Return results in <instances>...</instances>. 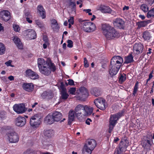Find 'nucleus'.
<instances>
[{
	"label": "nucleus",
	"instance_id": "423d86ee",
	"mask_svg": "<svg viewBox=\"0 0 154 154\" xmlns=\"http://www.w3.org/2000/svg\"><path fill=\"white\" fill-rule=\"evenodd\" d=\"M81 28L85 32H90L94 31L96 29V27L95 24L92 22H85L83 23Z\"/></svg>",
	"mask_w": 154,
	"mask_h": 154
},
{
	"label": "nucleus",
	"instance_id": "58836bf2",
	"mask_svg": "<svg viewBox=\"0 0 154 154\" xmlns=\"http://www.w3.org/2000/svg\"><path fill=\"white\" fill-rule=\"evenodd\" d=\"M140 9L142 10L145 13L148 12L149 11V8L147 5L146 4H143L140 7Z\"/></svg>",
	"mask_w": 154,
	"mask_h": 154
},
{
	"label": "nucleus",
	"instance_id": "a19ab883",
	"mask_svg": "<svg viewBox=\"0 0 154 154\" xmlns=\"http://www.w3.org/2000/svg\"><path fill=\"white\" fill-rule=\"evenodd\" d=\"M147 24V22L145 21V20L140 21V22H139L138 23H137V24L138 25V26L140 27H144Z\"/></svg>",
	"mask_w": 154,
	"mask_h": 154
},
{
	"label": "nucleus",
	"instance_id": "7ed1b4c3",
	"mask_svg": "<svg viewBox=\"0 0 154 154\" xmlns=\"http://www.w3.org/2000/svg\"><path fill=\"white\" fill-rule=\"evenodd\" d=\"M40 72L45 75H48L51 71L54 72L56 69L54 64L51 61L39 69Z\"/></svg>",
	"mask_w": 154,
	"mask_h": 154
},
{
	"label": "nucleus",
	"instance_id": "338daca9",
	"mask_svg": "<svg viewBox=\"0 0 154 154\" xmlns=\"http://www.w3.org/2000/svg\"><path fill=\"white\" fill-rule=\"evenodd\" d=\"M31 17H26V20L29 23H31L32 22V21L30 20V18Z\"/></svg>",
	"mask_w": 154,
	"mask_h": 154
},
{
	"label": "nucleus",
	"instance_id": "9d476101",
	"mask_svg": "<svg viewBox=\"0 0 154 154\" xmlns=\"http://www.w3.org/2000/svg\"><path fill=\"white\" fill-rule=\"evenodd\" d=\"M127 147L124 142H121L119 144V147L116 148L115 150L114 154H123Z\"/></svg>",
	"mask_w": 154,
	"mask_h": 154
},
{
	"label": "nucleus",
	"instance_id": "dca6fc26",
	"mask_svg": "<svg viewBox=\"0 0 154 154\" xmlns=\"http://www.w3.org/2000/svg\"><path fill=\"white\" fill-rule=\"evenodd\" d=\"M96 145L95 140L93 139H89L87 140L86 143L84 145L89 147L91 149L93 150Z\"/></svg>",
	"mask_w": 154,
	"mask_h": 154
},
{
	"label": "nucleus",
	"instance_id": "f03ea898",
	"mask_svg": "<svg viewBox=\"0 0 154 154\" xmlns=\"http://www.w3.org/2000/svg\"><path fill=\"white\" fill-rule=\"evenodd\" d=\"M101 29L103 33L108 39H112L118 36V32L109 24H102Z\"/></svg>",
	"mask_w": 154,
	"mask_h": 154
},
{
	"label": "nucleus",
	"instance_id": "13d9d810",
	"mask_svg": "<svg viewBox=\"0 0 154 154\" xmlns=\"http://www.w3.org/2000/svg\"><path fill=\"white\" fill-rule=\"evenodd\" d=\"M69 5L70 6L73 7V8H75L76 6V4L75 2H72L71 1L70 2Z\"/></svg>",
	"mask_w": 154,
	"mask_h": 154
},
{
	"label": "nucleus",
	"instance_id": "4c0bfd02",
	"mask_svg": "<svg viewBox=\"0 0 154 154\" xmlns=\"http://www.w3.org/2000/svg\"><path fill=\"white\" fill-rule=\"evenodd\" d=\"M146 16L148 18H150L151 17L154 16V8H152L149 11H148Z\"/></svg>",
	"mask_w": 154,
	"mask_h": 154
},
{
	"label": "nucleus",
	"instance_id": "5701e85b",
	"mask_svg": "<svg viewBox=\"0 0 154 154\" xmlns=\"http://www.w3.org/2000/svg\"><path fill=\"white\" fill-rule=\"evenodd\" d=\"M99 10L102 13H111L112 10L108 6L101 5L99 8Z\"/></svg>",
	"mask_w": 154,
	"mask_h": 154
},
{
	"label": "nucleus",
	"instance_id": "ea45409f",
	"mask_svg": "<svg viewBox=\"0 0 154 154\" xmlns=\"http://www.w3.org/2000/svg\"><path fill=\"white\" fill-rule=\"evenodd\" d=\"M39 78V75L36 73L34 71L33 72L32 74L30 77V78L31 79L33 80L37 79H38Z\"/></svg>",
	"mask_w": 154,
	"mask_h": 154
},
{
	"label": "nucleus",
	"instance_id": "49530a36",
	"mask_svg": "<svg viewBox=\"0 0 154 154\" xmlns=\"http://www.w3.org/2000/svg\"><path fill=\"white\" fill-rule=\"evenodd\" d=\"M75 91L76 88H71L69 89V92L70 94L75 95Z\"/></svg>",
	"mask_w": 154,
	"mask_h": 154
},
{
	"label": "nucleus",
	"instance_id": "052dcab7",
	"mask_svg": "<svg viewBox=\"0 0 154 154\" xmlns=\"http://www.w3.org/2000/svg\"><path fill=\"white\" fill-rule=\"evenodd\" d=\"M42 40L43 41L49 40L48 37L46 35H43Z\"/></svg>",
	"mask_w": 154,
	"mask_h": 154
},
{
	"label": "nucleus",
	"instance_id": "7c9ffc66",
	"mask_svg": "<svg viewBox=\"0 0 154 154\" xmlns=\"http://www.w3.org/2000/svg\"><path fill=\"white\" fill-rule=\"evenodd\" d=\"M142 37L145 40H146L149 42L151 36L150 32L146 31L143 33Z\"/></svg>",
	"mask_w": 154,
	"mask_h": 154
},
{
	"label": "nucleus",
	"instance_id": "6ab92c4d",
	"mask_svg": "<svg viewBox=\"0 0 154 154\" xmlns=\"http://www.w3.org/2000/svg\"><path fill=\"white\" fill-rule=\"evenodd\" d=\"M144 46L140 43L135 44V55H138L142 53Z\"/></svg>",
	"mask_w": 154,
	"mask_h": 154
},
{
	"label": "nucleus",
	"instance_id": "393cba45",
	"mask_svg": "<svg viewBox=\"0 0 154 154\" xmlns=\"http://www.w3.org/2000/svg\"><path fill=\"white\" fill-rule=\"evenodd\" d=\"M84 110L85 112V115H90L93 112V108L90 106L87 105L84 106Z\"/></svg>",
	"mask_w": 154,
	"mask_h": 154
},
{
	"label": "nucleus",
	"instance_id": "0e129e2a",
	"mask_svg": "<svg viewBox=\"0 0 154 154\" xmlns=\"http://www.w3.org/2000/svg\"><path fill=\"white\" fill-rule=\"evenodd\" d=\"M50 44H43V47L44 49H45L47 48L49 46Z\"/></svg>",
	"mask_w": 154,
	"mask_h": 154
},
{
	"label": "nucleus",
	"instance_id": "e2e57ef3",
	"mask_svg": "<svg viewBox=\"0 0 154 154\" xmlns=\"http://www.w3.org/2000/svg\"><path fill=\"white\" fill-rule=\"evenodd\" d=\"M92 122V120L88 118V119L86 121V123L88 125H90V122Z\"/></svg>",
	"mask_w": 154,
	"mask_h": 154
},
{
	"label": "nucleus",
	"instance_id": "72a5a7b5",
	"mask_svg": "<svg viewBox=\"0 0 154 154\" xmlns=\"http://www.w3.org/2000/svg\"><path fill=\"white\" fill-rule=\"evenodd\" d=\"M93 150L88 147L87 146H84L82 150L83 154H91Z\"/></svg>",
	"mask_w": 154,
	"mask_h": 154
},
{
	"label": "nucleus",
	"instance_id": "09e8293b",
	"mask_svg": "<svg viewBox=\"0 0 154 154\" xmlns=\"http://www.w3.org/2000/svg\"><path fill=\"white\" fill-rule=\"evenodd\" d=\"M67 46L68 47L71 48L73 46V43L72 41L70 40H69L67 41Z\"/></svg>",
	"mask_w": 154,
	"mask_h": 154
},
{
	"label": "nucleus",
	"instance_id": "680f3d73",
	"mask_svg": "<svg viewBox=\"0 0 154 154\" xmlns=\"http://www.w3.org/2000/svg\"><path fill=\"white\" fill-rule=\"evenodd\" d=\"M146 142L147 143V144L146 145H145V146H147V145H148L147 146H149V147H150L151 146V141L150 140H146Z\"/></svg>",
	"mask_w": 154,
	"mask_h": 154
},
{
	"label": "nucleus",
	"instance_id": "c85d7f7f",
	"mask_svg": "<svg viewBox=\"0 0 154 154\" xmlns=\"http://www.w3.org/2000/svg\"><path fill=\"white\" fill-rule=\"evenodd\" d=\"M91 93L92 94L96 97L100 95L101 93L100 90L96 88L92 89L91 91Z\"/></svg>",
	"mask_w": 154,
	"mask_h": 154
},
{
	"label": "nucleus",
	"instance_id": "bf43d9fd",
	"mask_svg": "<svg viewBox=\"0 0 154 154\" xmlns=\"http://www.w3.org/2000/svg\"><path fill=\"white\" fill-rule=\"evenodd\" d=\"M25 16L27 17H32V15L31 14V13L29 12V11H28L27 12H26L25 13Z\"/></svg>",
	"mask_w": 154,
	"mask_h": 154
},
{
	"label": "nucleus",
	"instance_id": "c03bdc74",
	"mask_svg": "<svg viewBox=\"0 0 154 154\" xmlns=\"http://www.w3.org/2000/svg\"><path fill=\"white\" fill-rule=\"evenodd\" d=\"M116 125L109 123V125L108 132L109 133H111L114 127Z\"/></svg>",
	"mask_w": 154,
	"mask_h": 154
},
{
	"label": "nucleus",
	"instance_id": "ddd939ff",
	"mask_svg": "<svg viewBox=\"0 0 154 154\" xmlns=\"http://www.w3.org/2000/svg\"><path fill=\"white\" fill-rule=\"evenodd\" d=\"M34 87L32 83H25L22 85L24 90L29 92H31L33 91Z\"/></svg>",
	"mask_w": 154,
	"mask_h": 154
},
{
	"label": "nucleus",
	"instance_id": "c756f323",
	"mask_svg": "<svg viewBox=\"0 0 154 154\" xmlns=\"http://www.w3.org/2000/svg\"><path fill=\"white\" fill-rule=\"evenodd\" d=\"M134 57L131 54H129L125 58L124 63L128 64L134 61Z\"/></svg>",
	"mask_w": 154,
	"mask_h": 154
},
{
	"label": "nucleus",
	"instance_id": "aec40b11",
	"mask_svg": "<svg viewBox=\"0 0 154 154\" xmlns=\"http://www.w3.org/2000/svg\"><path fill=\"white\" fill-rule=\"evenodd\" d=\"M75 111L72 109L70 110L69 112L68 122L69 125H70L72 122L74 120L75 116Z\"/></svg>",
	"mask_w": 154,
	"mask_h": 154
},
{
	"label": "nucleus",
	"instance_id": "1a4fd4ad",
	"mask_svg": "<svg viewBox=\"0 0 154 154\" xmlns=\"http://www.w3.org/2000/svg\"><path fill=\"white\" fill-rule=\"evenodd\" d=\"M14 111L18 114H22L26 111L24 104L23 103L15 104L13 106Z\"/></svg>",
	"mask_w": 154,
	"mask_h": 154
},
{
	"label": "nucleus",
	"instance_id": "4be33fe9",
	"mask_svg": "<svg viewBox=\"0 0 154 154\" xmlns=\"http://www.w3.org/2000/svg\"><path fill=\"white\" fill-rule=\"evenodd\" d=\"M13 40L18 48L20 49L23 48V45L21 42L20 39L17 37L16 36H14Z\"/></svg>",
	"mask_w": 154,
	"mask_h": 154
},
{
	"label": "nucleus",
	"instance_id": "6e6552de",
	"mask_svg": "<svg viewBox=\"0 0 154 154\" xmlns=\"http://www.w3.org/2000/svg\"><path fill=\"white\" fill-rule=\"evenodd\" d=\"M94 103L96 106L101 110H104L106 108L105 100L103 98H98L95 99Z\"/></svg>",
	"mask_w": 154,
	"mask_h": 154
},
{
	"label": "nucleus",
	"instance_id": "f704fd0d",
	"mask_svg": "<svg viewBox=\"0 0 154 154\" xmlns=\"http://www.w3.org/2000/svg\"><path fill=\"white\" fill-rule=\"evenodd\" d=\"M84 106L80 104L77 105L75 109V112H80L81 110H84Z\"/></svg>",
	"mask_w": 154,
	"mask_h": 154
},
{
	"label": "nucleus",
	"instance_id": "603ef678",
	"mask_svg": "<svg viewBox=\"0 0 154 154\" xmlns=\"http://www.w3.org/2000/svg\"><path fill=\"white\" fill-rule=\"evenodd\" d=\"M69 23L73 25L74 23V17H70L68 20Z\"/></svg>",
	"mask_w": 154,
	"mask_h": 154
},
{
	"label": "nucleus",
	"instance_id": "a18cd8bd",
	"mask_svg": "<svg viewBox=\"0 0 154 154\" xmlns=\"http://www.w3.org/2000/svg\"><path fill=\"white\" fill-rule=\"evenodd\" d=\"M13 28L14 30L16 32H19L20 30V28L18 25L14 24L13 25Z\"/></svg>",
	"mask_w": 154,
	"mask_h": 154
},
{
	"label": "nucleus",
	"instance_id": "2eb2a0df",
	"mask_svg": "<svg viewBox=\"0 0 154 154\" xmlns=\"http://www.w3.org/2000/svg\"><path fill=\"white\" fill-rule=\"evenodd\" d=\"M25 33L30 39H34L36 37V34L35 31L32 29H28L25 31Z\"/></svg>",
	"mask_w": 154,
	"mask_h": 154
},
{
	"label": "nucleus",
	"instance_id": "6e6d98bb",
	"mask_svg": "<svg viewBox=\"0 0 154 154\" xmlns=\"http://www.w3.org/2000/svg\"><path fill=\"white\" fill-rule=\"evenodd\" d=\"M83 11L86 13H88V15H92V13L91 12V10L90 9H85L83 10Z\"/></svg>",
	"mask_w": 154,
	"mask_h": 154
},
{
	"label": "nucleus",
	"instance_id": "e433bc0d",
	"mask_svg": "<svg viewBox=\"0 0 154 154\" xmlns=\"http://www.w3.org/2000/svg\"><path fill=\"white\" fill-rule=\"evenodd\" d=\"M6 48L4 45L0 42V54L2 55L5 54Z\"/></svg>",
	"mask_w": 154,
	"mask_h": 154
},
{
	"label": "nucleus",
	"instance_id": "39448f33",
	"mask_svg": "<svg viewBox=\"0 0 154 154\" xmlns=\"http://www.w3.org/2000/svg\"><path fill=\"white\" fill-rule=\"evenodd\" d=\"M7 139L11 143H16L19 140V136L17 133L14 131H9L6 134Z\"/></svg>",
	"mask_w": 154,
	"mask_h": 154
},
{
	"label": "nucleus",
	"instance_id": "473e14b6",
	"mask_svg": "<svg viewBox=\"0 0 154 154\" xmlns=\"http://www.w3.org/2000/svg\"><path fill=\"white\" fill-rule=\"evenodd\" d=\"M61 98L64 100H66L69 96V94L67 93L66 89L63 88L62 89L61 92Z\"/></svg>",
	"mask_w": 154,
	"mask_h": 154
},
{
	"label": "nucleus",
	"instance_id": "3c124183",
	"mask_svg": "<svg viewBox=\"0 0 154 154\" xmlns=\"http://www.w3.org/2000/svg\"><path fill=\"white\" fill-rule=\"evenodd\" d=\"M12 62V60H9L8 61L6 62L5 63V64L7 66H11V67H14V66L11 64V63Z\"/></svg>",
	"mask_w": 154,
	"mask_h": 154
},
{
	"label": "nucleus",
	"instance_id": "69168bd1",
	"mask_svg": "<svg viewBox=\"0 0 154 154\" xmlns=\"http://www.w3.org/2000/svg\"><path fill=\"white\" fill-rule=\"evenodd\" d=\"M148 2V4L149 5H152L154 3V0H146Z\"/></svg>",
	"mask_w": 154,
	"mask_h": 154
},
{
	"label": "nucleus",
	"instance_id": "f257e3e1",
	"mask_svg": "<svg viewBox=\"0 0 154 154\" xmlns=\"http://www.w3.org/2000/svg\"><path fill=\"white\" fill-rule=\"evenodd\" d=\"M123 62V58L120 56H115L112 57L110 62L109 70V73L111 76H113L117 74Z\"/></svg>",
	"mask_w": 154,
	"mask_h": 154
},
{
	"label": "nucleus",
	"instance_id": "774afa93",
	"mask_svg": "<svg viewBox=\"0 0 154 154\" xmlns=\"http://www.w3.org/2000/svg\"><path fill=\"white\" fill-rule=\"evenodd\" d=\"M30 150H28L25 151L23 154H30Z\"/></svg>",
	"mask_w": 154,
	"mask_h": 154
},
{
	"label": "nucleus",
	"instance_id": "a211bd4d",
	"mask_svg": "<svg viewBox=\"0 0 154 154\" xmlns=\"http://www.w3.org/2000/svg\"><path fill=\"white\" fill-rule=\"evenodd\" d=\"M54 122L59 121L62 117V115L60 112L55 111L52 114Z\"/></svg>",
	"mask_w": 154,
	"mask_h": 154
},
{
	"label": "nucleus",
	"instance_id": "de8ad7c7",
	"mask_svg": "<svg viewBox=\"0 0 154 154\" xmlns=\"http://www.w3.org/2000/svg\"><path fill=\"white\" fill-rule=\"evenodd\" d=\"M33 71L31 70V69H27L26 70L25 73L26 75L30 77Z\"/></svg>",
	"mask_w": 154,
	"mask_h": 154
},
{
	"label": "nucleus",
	"instance_id": "a878e982",
	"mask_svg": "<svg viewBox=\"0 0 154 154\" xmlns=\"http://www.w3.org/2000/svg\"><path fill=\"white\" fill-rule=\"evenodd\" d=\"M119 119L118 117L116 114L111 115L109 119V123L116 125Z\"/></svg>",
	"mask_w": 154,
	"mask_h": 154
},
{
	"label": "nucleus",
	"instance_id": "864d4df0",
	"mask_svg": "<svg viewBox=\"0 0 154 154\" xmlns=\"http://www.w3.org/2000/svg\"><path fill=\"white\" fill-rule=\"evenodd\" d=\"M84 65L85 67H88L89 66V64L86 57L84 58Z\"/></svg>",
	"mask_w": 154,
	"mask_h": 154
},
{
	"label": "nucleus",
	"instance_id": "4468645a",
	"mask_svg": "<svg viewBox=\"0 0 154 154\" xmlns=\"http://www.w3.org/2000/svg\"><path fill=\"white\" fill-rule=\"evenodd\" d=\"M113 23L114 25L120 29H123L124 27V22L121 19L117 18L114 20Z\"/></svg>",
	"mask_w": 154,
	"mask_h": 154
},
{
	"label": "nucleus",
	"instance_id": "bb28decb",
	"mask_svg": "<svg viewBox=\"0 0 154 154\" xmlns=\"http://www.w3.org/2000/svg\"><path fill=\"white\" fill-rule=\"evenodd\" d=\"M44 121L49 124H51L54 122L52 114H49L45 118Z\"/></svg>",
	"mask_w": 154,
	"mask_h": 154
},
{
	"label": "nucleus",
	"instance_id": "9b49d317",
	"mask_svg": "<svg viewBox=\"0 0 154 154\" xmlns=\"http://www.w3.org/2000/svg\"><path fill=\"white\" fill-rule=\"evenodd\" d=\"M26 119L24 117L19 116L15 120V123L16 126L21 127L23 126L26 124Z\"/></svg>",
	"mask_w": 154,
	"mask_h": 154
},
{
	"label": "nucleus",
	"instance_id": "5fc2aeb1",
	"mask_svg": "<svg viewBox=\"0 0 154 154\" xmlns=\"http://www.w3.org/2000/svg\"><path fill=\"white\" fill-rule=\"evenodd\" d=\"M68 84L70 85H74L75 84L73 80L71 79H69L68 80Z\"/></svg>",
	"mask_w": 154,
	"mask_h": 154
},
{
	"label": "nucleus",
	"instance_id": "8fccbe9b",
	"mask_svg": "<svg viewBox=\"0 0 154 154\" xmlns=\"http://www.w3.org/2000/svg\"><path fill=\"white\" fill-rule=\"evenodd\" d=\"M125 112L124 109L122 110L121 112H119L118 113L116 114V115H117L118 117V118L119 119L121 116H122L124 115V113Z\"/></svg>",
	"mask_w": 154,
	"mask_h": 154
},
{
	"label": "nucleus",
	"instance_id": "b1692460",
	"mask_svg": "<svg viewBox=\"0 0 154 154\" xmlns=\"http://www.w3.org/2000/svg\"><path fill=\"white\" fill-rule=\"evenodd\" d=\"M53 95L51 91H45L41 95V97L43 99H50L52 98Z\"/></svg>",
	"mask_w": 154,
	"mask_h": 154
},
{
	"label": "nucleus",
	"instance_id": "79ce46f5",
	"mask_svg": "<svg viewBox=\"0 0 154 154\" xmlns=\"http://www.w3.org/2000/svg\"><path fill=\"white\" fill-rule=\"evenodd\" d=\"M6 112L5 111L0 112V119L4 120L6 119Z\"/></svg>",
	"mask_w": 154,
	"mask_h": 154
},
{
	"label": "nucleus",
	"instance_id": "c9c22d12",
	"mask_svg": "<svg viewBox=\"0 0 154 154\" xmlns=\"http://www.w3.org/2000/svg\"><path fill=\"white\" fill-rule=\"evenodd\" d=\"M126 78V74L123 73L120 75L119 78V82L120 83H122L124 82Z\"/></svg>",
	"mask_w": 154,
	"mask_h": 154
},
{
	"label": "nucleus",
	"instance_id": "cd10ccee",
	"mask_svg": "<svg viewBox=\"0 0 154 154\" xmlns=\"http://www.w3.org/2000/svg\"><path fill=\"white\" fill-rule=\"evenodd\" d=\"M49 61H47L45 60L43 58H38V66L39 69L48 63Z\"/></svg>",
	"mask_w": 154,
	"mask_h": 154
},
{
	"label": "nucleus",
	"instance_id": "4d7b16f0",
	"mask_svg": "<svg viewBox=\"0 0 154 154\" xmlns=\"http://www.w3.org/2000/svg\"><path fill=\"white\" fill-rule=\"evenodd\" d=\"M78 21L80 23L81 27L83 25V23L84 22H85L84 20H82L81 18L79 19Z\"/></svg>",
	"mask_w": 154,
	"mask_h": 154
},
{
	"label": "nucleus",
	"instance_id": "412c9836",
	"mask_svg": "<svg viewBox=\"0 0 154 154\" xmlns=\"http://www.w3.org/2000/svg\"><path fill=\"white\" fill-rule=\"evenodd\" d=\"M37 10L39 14L42 19H45L46 17V13L45 9L41 5L38 6Z\"/></svg>",
	"mask_w": 154,
	"mask_h": 154
},
{
	"label": "nucleus",
	"instance_id": "37998d69",
	"mask_svg": "<svg viewBox=\"0 0 154 154\" xmlns=\"http://www.w3.org/2000/svg\"><path fill=\"white\" fill-rule=\"evenodd\" d=\"M35 23L39 27H43L44 26L43 23L38 20H35Z\"/></svg>",
	"mask_w": 154,
	"mask_h": 154
},
{
	"label": "nucleus",
	"instance_id": "f8f14e48",
	"mask_svg": "<svg viewBox=\"0 0 154 154\" xmlns=\"http://www.w3.org/2000/svg\"><path fill=\"white\" fill-rule=\"evenodd\" d=\"M0 17L5 21H8L11 18L10 13L7 10L2 11L0 13Z\"/></svg>",
	"mask_w": 154,
	"mask_h": 154
},
{
	"label": "nucleus",
	"instance_id": "2f4dec72",
	"mask_svg": "<svg viewBox=\"0 0 154 154\" xmlns=\"http://www.w3.org/2000/svg\"><path fill=\"white\" fill-rule=\"evenodd\" d=\"M45 135L48 137H53L54 134V131L52 129L46 130L44 133Z\"/></svg>",
	"mask_w": 154,
	"mask_h": 154
},
{
	"label": "nucleus",
	"instance_id": "f3484780",
	"mask_svg": "<svg viewBox=\"0 0 154 154\" xmlns=\"http://www.w3.org/2000/svg\"><path fill=\"white\" fill-rule=\"evenodd\" d=\"M51 26L54 32L58 31L60 28L56 20L54 19H52L51 20Z\"/></svg>",
	"mask_w": 154,
	"mask_h": 154
},
{
	"label": "nucleus",
	"instance_id": "20e7f679",
	"mask_svg": "<svg viewBox=\"0 0 154 154\" xmlns=\"http://www.w3.org/2000/svg\"><path fill=\"white\" fill-rule=\"evenodd\" d=\"M77 100L81 101H85L88 96L87 89L84 87H81L77 91Z\"/></svg>",
	"mask_w": 154,
	"mask_h": 154
},
{
	"label": "nucleus",
	"instance_id": "0eeeda50",
	"mask_svg": "<svg viewBox=\"0 0 154 154\" xmlns=\"http://www.w3.org/2000/svg\"><path fill=\"white\" fill-rule=\"evenodd\" d=\"M41 117L38 114L32 116L30 120V124L33 128H36L38 127L41 123Z\"/></svg>",
	"mask_w": 154,
	"mask_h": 154
}]
</instances>
